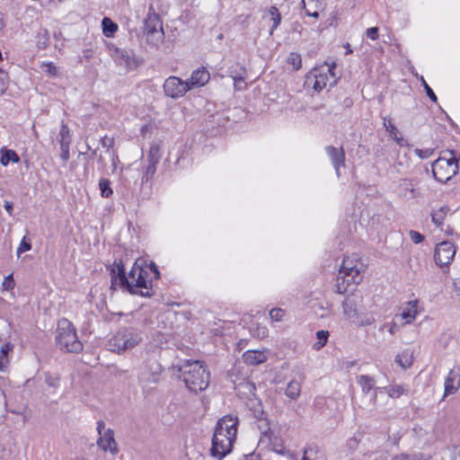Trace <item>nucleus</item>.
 I'll use <instances>...</instances> for the list:
<instances>
[{"instance_id":"obj_1","label":"nucleus","mask_w":460,"mask_h":460,"mask_svg":"<svg viewBox=\"0 0 460 460\" xmlns=\"http://www.w3.org/2000/svg\"><path fill=\"white\" fill-rule=\"evenodd\" d=\"M111 288L117 282L128 293L141 296L150 297L153 296L151 282L147 280L148 272L137 261L134 263L128 277L126 276L125 268L121 261L115 264V268L111 270Z\"/></svg>"},{"instance_id":"obj_2","label":"nucleus","mask_w":460,"mask_h":460,"mask_svg":"<svg viewBox=\"0 0 460 460\" xmlns=\"http://www.w3.org/2000/svg\"><path fill=\"white\" fill-rule=\"evenodd\" d=\"M238 424L237 416L232 414L225 415L217 420L210 449L212 456L221 460L232 452L236 439Z\"/></svg>"},{"instance_id":"obj_3","label":"nucleus","mask_w":460,"mask_h":460,"mask_svg":"<svg viewBox=\"0 0 460 460\" xmlns=\"http://www.w3.org/2000/svg\"><path fill=\"white\" fill-rule=\"evenodd\" d=\"M181 378L187 389L194 394L206 390L210 381V372L204 361L187 360L180 367Z\"/></svg>"},{"instance_id":"obj_4","label":"nucleus","mask_w":460,"mask_h":460,"mask_svg":"<svg viewBox=\"0 0 460 460\" xmlns=\"http://www.w3.org/2000/svg\"><path fill=\"white\" fill-rule=\"evenodd\" d=\"M56 342L60 350L68 353H79L84 349L75 326L66 318L60 319L58 323Z\"/></svg>"},{"instance_id":"obj_5","label":"nucleus","mask_w":460,"mask_h":460,"mask_svg":"<svg viewBox=\"0 0 460 460\" xmlns=\"http://www.w3.org/2000/svg\"><path fill=\"white\" fill-rule=\"evenodd\" d=\"M336 64H325L320 67L312 69L305 76V84L316 93H320L329 84L330 87L337 84L338 77L335 75Z\"/></svg>"},{"instance_id":"obj_6","label":"nucleus","mask_w":460,"mask_h":460,"mask_svg":"<svg viewBox=\"0 0 460 460\" xmlns=\"http://www.w3.org/2000/svg\"><path fill=\"white\" fill-rule=\"evenodd\" d=\"M142 341L141 332L134 327L119 329L110 340L109 345L112 351L118 353L133 349Z\"/></svg>"},{"instance_id":"obj_7","label":"nucleus","mask_w":460,"mask_h":460,"mask_svg":"<svg viewBox=\"0 0 460 460\" xmlns=\"http://www.w3.org/2000/svg\"><path fill=\"white\" fill-rule=\"evenodd\" d=\"M144 34L146 41L152 47L157 48L164 38L163 23L160 16L155 13L152 5L149 6L147 15L144 21Z\"/></svg>"},{"instance_id":"obj_8","label":"nucleus","mask_w":460,"mask_h":460,"mask_svg":"<svg viewBox=\"0 0 460 460\" xmlns=\"http://www.w3.org/2000/svg\"><path fill=\"white\" fill-rule=\"evenodd\" d=\"M364 265L358 255L347 256L343 259L340 269V275L343 283L347 285L358 284L362 279L361 272Z\"/></svg>"},{"instance_id":"obj_9","label":"nucleus","mask_w":460,"mask_h":460,"mask_svg":"<svg viewBox=\"0 0 460 460\" xmlns=\"http://www.w3.org/2000/svg\"><path fill=\"white\" fill-rule=\"evenodd\" d=\"M458 172V160L452 156L450 158L439 157L432 164L434 178L439 182H447Z\"/></svg>"},{"instance_id":"obj_10","label":"nucleus","mask_w":460,"mask_h":460,"mask_svg":"<svg viewBox=\"0 0 460 460\" xmlns=\"http://www.w3.org/2000/svg\"><path fill=\"white\" fill-rule=\"evenodd\" d=\"M161 158L162 151L160 146L157 144L151 145L146 156L147 164L144 167L142 172V184L148 182L154 178Z\"/></svg>"},{"instance_id":"obj_11","label":"nucleus","mask_w":460,"mask_h":460,"mask_svg":"<svg viewBox=\"0 0 460 460\" xmlns=\"http://www.w3.org/2000/svg\"><path fill=\"white\" fill-rule=\"evenodd\" d=\"M456 248L449 241H443L437 244L434 252V261L439 267H447L456 255Z\"/></svg>"},{"instance_id":"obj_12","label":"nucleus","mask_w":460,"mask_h":460,"mask_svg":"<svg viewBox=\"0 0 460 460\" xmlns=\"http://www.w3.org/2000/svg\"><path fill=\"white\" fill-rule=\"evenodd\" d=\"M188 81H183L177 76L168 77L164 84V91L166 96L177 99L190 91Z\"/></svg>"},{"instance_id":"obj_13","label":"nucleus","mask_w":460,"mask_h":460,"mask_svg":"<svg viewBox=\"0 0 460 460\" xmlns=\"http://www.w3.org/2000/svg\"><path fill=\"white\" fill-rule=\"evenodd\" d=\"M362 307V297L358 295L347 296L342 302V309L345 317L354 322L358 318Z\"/></svg>"},{"instance_id":"obj_14","label":"nucleus","mask_w":460,"mask_h":460,"mask_svg":"<svg viewBox=\"0 0 460 460\" xmlns=\"http://www.w3.org/2000/svg\"><path fill=\"white\" fill-rule=\"evenodd\" d=\"M408 392V386L402 384H393L385 387H376L371 397V400L373 401V408H376V398L378 394L386 393L390 398L396 399L402 394H407Z\"/></svg>"},{"instance_id":"obj_15","label":"nucleus","mask_w":460,"mask_h":460,"mask_svg":"<svg viewBox=\"0 0 460 460\" xmlns=\"http://www.w3.org/2000/svg\"><path fill=\"white\" fill-rule=\"evenodd\" d=\"M98 447L104 452H109L112 456L119 453L118 444L114 438V431L111 429H107L103 434L97 439Z\"/></svg>"},{"instance_id":"obj_16","label":"nucleus","mask_w":460,"mask_h":460,"mask_svg":"<svg viewBox=\"0 0 460 460\" xmlns=\"http://www.w3.org/2000/svg\"><path fill=\"white\" fill-rule=\"evenodd\" d=\"M324 150L332 162L336 175L340 177L341 168L345 167V152L343 147L338 148L333 146H326Z\"/></svg>"},{"instance_id":"obj_17","label":"nucleus","mask_w":460,"mask_h":460,"mask_svg":"<svg viewBox=\"0 0 460 460\" xmlns=\"http://www.w3.org/2000/svg\"><path fill=\"white\" fill-rule=\"evenodd\" d=\"M419 301L417 299L406 302L402 306V311L400 314L395 315V319L403 320L402 324L411 323L418 315Z\"/></svg>"},{"instance_id":"obj_18","label":"nucleus","mask_w":460,"mask_h":460,"mask_svg":"<svg viewBox=\"0 0 460 460\" xmlns=\"http://www.w3.org/2000/svg\"><path fill=\"white\" fill-rule=\"evenodd\" d=\"M242 358L246 365L257 366L264 363L268 359V350H246L245 352L243 353Z\"/></svg>"},{"instance_id":"obj_19","label":"nucleus","mask_w":460,"mask_h":460,"mask_svg":"<svg viewBox=\"0 0 460 460\" xmlns=\"http://www.w3.org/2000/svg\"><path fill=\"white\" fill-rule=\"evenodd\" d=\"M210 79V75L205 67H199L191 73L188 81L190 89L204 86Z\"/></svg>"},{"instance_id":"obj_20","label":"nucleus","mask_w":460,"mask_h":460,"mask_svg":"<svg viewBox=\"0 0 460 460\" xmlns=\"http://www.w3.org/2000/svg\"><path fill=\"white\" fill-rule=\"evenodd\" d=\"M444 386V397L456 394L460 388V376L454 369L448 372Z\"/></svg>"},{"instance_id":"obj_21","label":"nucleus","mask_w":460,"mask_h":460,"mask_svg":"<svg viewBox=\"0 0 460 460\" xmlns=\"http://www.w3.org/2000/svg\"><path fill=\"white\" fill-rule=\"evenodd\" d=\"M397 193L399 197L405 199H411L417 197L418 193L414 188V183L411 180L403 179L397 186Z\"/></svg>"},{"instance_id":"obj_22","label":"nucleus","mask_w":460,"mask_h":460,"mask_svg":"<svg viewBox=\"0 0 460 460\" xmlns=\"http://www.w3.org/2000/svg\"><path fill=\"white\" fill-rule=\"evenodd\" d=\"M383 126L389 133L390 137L394 140L398 146H404L407 145V141L401 136L400 131L390 119L384 117Z\"/></svg>"},{"instance_id":"obj_23","label":"nucleus","mask_w":460,"mask_h":460,"mask_svg":"<svg viewBox=\"0 0 460 460\" xmlns=\"http://www.w3.org/2000/svg\"><path fill=\"white\" fill-rule=\"evenodd\" d=\"M148 363H150V371H151L150 376H146L145 372H141L139 375V380H140V382L147 381V382L156 383L158 380L157 376L163 371L162 366L155 360H154L152 362L149 361Z\"/></svg>"},{"instance_id":"obj_24","label":"nucleus","mask_w":460,"mask_h":460,"mask_svg":"<svg viewBox=\"0 0 460 460\" xmlns=\"http://www.w3.org/2000/svg\"><path fill=\"white\" fill-rule=\"evenodd\" d=\"M0 163L3 166H7L10 162L19 163L20 157L15 151L3 147L0 150Z\"/></svg>"},{"instance_id":"obj_25","label":"nucleus","mask_w":460,"mask_h":460,"mask_svg":"<svg viewBox=\"0 0 460 460\" xmlns=\"http://www.w3.org/2000/svg\"><path fill=\"white\" fill-rule=\"evenodd\" d=\"M448 211L449 208L447 206H442L438 209L433 210L430 215L432 223L438 227L442 226L444 219Z\"/></svg>"},{"instance_id":"obj_26","label":"nucleus","mask_w":460,"mask_h":460,"mask_svg":"<svg viewBox=\"0 0 460 460\" xmlns=\"http://www.w3.org/2000/svg\"><path fill=\"white\" fill-rule=\"evenodd\" d=\"M13 349L11 342H5L0 348V371H4L8 365L7 355Z\"/></svg>"},{"instance_id":"obj_27","label":"nucleus","mask_w":460,"mask_h":460,"mask_svg":"<svg viewBox=\"0 0 460 460\" xmlns=\"http://www.w3.org/2000/svg\"><path fill=\"white\" fill-rule=\"evenodd\" d=\"M300 393H301L300 382L294 380V379L291 380L287 385L286 392H285L286 395L292 400H296L300 395Z\"/></svg>"},{"instance_id":"obj_28","label":"nucleus","mask_w":460,"mask_h":460,"mask_svg":"<svg viewBox=\"0 0 460 460\" xmlns=\"http://www.w3.org/2000/svg\"><path fill=\"white\" fill-rule=\"evenodd\" d=\"M357 379L364 394H368L375 386V379L372 376L361 375Z\"/></svg>"},{"instance_id":"obj_29","label":"nucleus","mask_w":460,"mask_h":460,"mask_svg":"<svg viewBox=\"0 0 460 460\" xmlns=\"http://www.w3.org/2000/svg\"><path fill=\"white\" fill-rule=\"evenodd\" d=\"M36 45L40 49H45L49 45V35L47 29H40L37 34Z\"/></svg>"},{"instance_id":"obj_30","label":"nucleus","mask_w":460,"mask_h":460,"mask_svg":"<svg viewBox=\"0 0 460 460\" xmlns=\"http://www.w3.org/2000/svg\"><path fill=\"white\" fill-rule=\"evenodd\" d=\"M103 34L106 37H111L115 31H118V25L113 22L110 18L104 17L102 21Z\"/></svg>"},{"instance_id":"obj_31","label":"nucleus","mask_w":460,"mask_h":460,"mask_svg":"<svg viewBox=\"0 0 460 460\" xmlns=\"http://www.w3.org/2000/svg\"><path fill=\"white\" fill-rule=\"evenodd\" d=\"M99 189L101 196L102 198H110L113 194V190L111 188V181L109 179L102 178L99 181Z\"/></svg>"},{"instance_id":"obj_32","label":"nucleus","mask_w":460,"mask_h":460,"mask_svg":"<svg viewBox=\"0 0 460 460\" xmlns=\"http://www.w3.org/2000/svg\"><path fill=\"white\" fill-rule=\"evenodd\" d=\"M395 361L402 367L407 368L412 363V355L409 351L405 350L396 356Z\"/></svg>"},{"instance_id":"obj_33","label":"nucleus","mask_w":460,"mask_h":460,"mask_svg":"<svg viewBox=\"0 0 460 460\" xmlns=\"http://www.w3.org/2000/svg\"><path fill=\"white\" fill-rule=\"evenodd\" d=\"M330 333L328 331L321 330L316 332L318 341L313 344V349L315 350L321 349L327 342Z\"/></svg>"},{"instance_id":"obj_34","label":"nucleus","mask_w":460,"mask_h":460,"mask_svg":"<svg viewBox=\"0 0 460 460\" xmlns=\"http://www.w3.org/2000/svg\"><path fill=\"white\" fill-rule=\"evenodd\" d=\"M269 13L271 15L272 20V26L270 28V33L272 34L281 22V14L276 6H271L269 10Z\"/></svg>"},{"instance_id":"obj_35","label":"nucleus","mask_w":460,"mask_h":460,"mask_svg":"<svg viewBox=\"0 0 460 460\" xmlns=\"http://www.w3.org/2000/svg\"><path fill=\"white\" fill-rule=\"evenodd\" d=\"M288 65H291L294 70H298L302 66V58L298 53L291 52L287 59Z\"/></svg>"},{"instance_id":"obj_36","label":"nucleus","mask_w":460,"mask_h":460,"mask_svg":"<svg viewBox=\"0 0 460 460\" xmlns=\"http://www.w3.org/2000/svg\"><path fill=\"white\" fill-rule=\"evenodd\" d=\"M251 333L253 337L263 339L268 335V329L266 326L257 323L251 328Z\"/></svg>"},{"instance_id":"obj_37","label":"nucleus","mask_w":460,"mask_h":460,"mask_svg":"<svg viewBox=\"0 0 460 460\" xmlns=\"http://www.w3.org/2000/svg\"><path fill=\"white\" fill-rule=\"evenodd\" d=\"M392 460H427L424 458L423 455L420 453H412V454H399L393 457Z\"/></svg>"},{"instance_id":"obj_38","label":"nucleus","mask_w":460,"mask_h":460,"mask_svg":"<svg viewBox=\"0 0 460 460\" xmlns=\"http://www.w3.org/2000/svg\"><path fill=\"white\" fill-rule=\"evenodd\" d=\"M286 315V311L279 307L272 308L270 311V317L272 321L275 322H281L284 320V317Z\"/></svg>"},{"instance_id":"obj_39","label":"nucleus","mask_w":460,"mask_h":460,"mask_svg":"<svg viewBox=\"0 0 460 460\" xmlns=\"http://www.w3.org/2000/svg\"><path fill=\"white\" fill-rule=\"evenodd\" d=\"M245 75H246V71L243 68H241V72L236 75H233L231 73L230 76L234 80V85L236 90L240 91L243 88V87H237V83H244Z\"/></svg>"},{"instance_id":"obj_40","label":"nucleus","mask_w":460,"mask_h":460,"mask_svg":"<svg viewBox=\"0 0 460 460\" xmlns=\"http://www.w3.org/2000/svg\"><path fill=\"white\" fill-rule=\"evenodd\" d=\"M59 137H60V139H59V144L60 145H61L62 141L67 142V144L70 145L71 139H70V137H69V128L64 123L61 125L60 132H59Z\"/></svg>"},{"instance_id":"obj_41","label":"nucleus","mask_w":460,"mask_h":460,"mask_svg":"<svg viewBox=\"0 0 460 460\" xmlns=\"http://www.w3.org/2000/svg\"><path fill=\"white\" fill-rule=\"evenodd\" d=\"M420 81H421V84L423 85V88L428 95V97L433 102H438V97L437 95L435 94V93L433 92V90L430 88V86L427 84V82L425 81V79L423 78V76L420 77Z\"/></svg>"},{"instance_id":"obj_42","label":"nucleus","mask_w":460,"mask_h":460,"mask_svg":"<svg viewBox=\"0 0 460 460\" xmlns=\"http://www.w3.org/2000/svg\"><path fill=\"white\" fill-rule=\"evenodd\" d=\"M375 322V318L372 315H367L364 318H361L358 315V318L356 319L353 323H357L359 326H367L371 325Z\"/></svg>"},{"instance_id":"obj_43","label":"nucleus","mask_w":460,"mask_h":460,"mask_svg":"<svg viewBox=\"0 0 460 460\" xmlns=\"http://www.w3.org/2000/svg\"><path fill=\"white\" fill-rule=\"evenodd\" d=\"M384 327H387L388 332L392 335L399 331V325L394 321H393L392 323H384L382 326L379 327V331L384 332Z\"/></svg>"},{"instance_id":"obj_44","label":"nucleus","mask_w":460,"mask_h":460,"mask_svg":"<svg viewBox=\"0 0 460 460\" xmlns=\"http://www.w3.org/2000/svg\"><path fill=\"white\" fill-rule=\"evenodd\" d=\"M31 249V244L25 240V237L20 243L19 247L17 248L16 253L17 256H20L22 252L30 251Z\"/></svg>"},{"instance_id":"obj_45","label":"nucleus","mask_w":460,"mask_h":460,"mask_svg":"<svg viewBox=\"0 0 460 460\" xmlns=\"http://www.w3.org/2000/svg\"><path fill=\"white\" fill-rule=\"evenodd\" d=\"M60 150H61V154H60L61 159L64 162H66L69 159V145L67 144V142H64V141L61 142Z\"/></svg>"},{"instance_id":"obj_46","label":"nucleus","mask_w":460,"mask_h":460,"mask_svg":"<svg viewBox=\"0 0 460 460\" xmlns=\"http://www.w3.org/2000/svg\"><path fill=\"white\" fill-rule=\"evenodd\" d=\"M409 235H410L411 240L414 243H420L421 242H423V240L425 238V236L422 234H420V232H417L415 230H411L409 233Z\"/></svg>"},{"instance_id":"obj_47","label":"nucleus","mask_w":460,"mask_h":460,"mask_svg":"<svg viewBox=\"0 0 460 460\" xmlns=\"http://www.w3.org/2000/svg\"><path fill=\"white\" fill-rule=\"evenodd\" d=\"M3 287L4 289L5 290L13 289L14 288V280L13 278V274H10L4 278L3 281Z\"/></svg>"},{"instance_id":"obj_48","label":"nucleus","mask_w":460,"mask_h":460,"mask_svg":"<svg viewBox=\"0 0 460 460\" xmlns=\"http://www.w3.org/2000/svg\"><path fill=\"white\" fill-rule=\"evenodd\" d=\"M367 37L372 40H376L378 39V28L371 27L368 28L366 31Z\"/></svg>"},{"instance_id":"obj_49","label":"nucleus","mask_w":460,"mask_h":460,"mask_svg":"<svg viewBox=\"0 0 460 460\" xmlns=\"http://www.w3.org/2000/svg\"><path fill=\"white\" fill-rule=\"evenodd\" d=\"M414 153L419 157H420L421 159H425V158H428V157H429L431 155L432 151L430 149H419V148H416L414 150Z\"/></svg>"},{"instance_id":"obj_50","label":"nucleus","mask_w":460,"mask_h":460,"mask_svg":"<svg viewBox=\"0 0 460 460\" xmlns=\"http://www.w3.org/2000/svg\"><path fill=\"white\" fill-rule=\"evenodd\" d=\"M115 53L117 58H120L121 59H124L126 62H128L130 59L128 52L125 49H116Z\"/></svg>"},{"instance_id":"obj_51","label":"nucleus","mask_w":460,"mask_h":460,"mask_svg":"<svg viewBox=\"0 0 460 460\" xmlns=\"http://www.w3.org/2000/svg\"><path fill=\"white\" fill-rule=\"evenodd\" d=\"M101 144L103 147L107 148V152H110L111 147L113 145V139L112 138H107L106 137H102L101 139Z\"/></svg>"},{"instance_id":"obj_52","label":"nucleus","mask_w":460,"mask_h":460,"mask_svg":"<svg viewBox=\"0 0 460 460\" xmlns=\"http://www.w3.org/2000/svg\"><path fill=\"white\" fill-rule=\"evenodd\" d=\"M96 430L99 434V437L101 436V434H103V431L106 430L105 429V422L102 420H99L96 423Z\"/></svg>"},{"instance_id":"obj_53","label":"nucleus","mask_w":460,"mask_h":460,"mask_svg":"<svg viewBox=\"0 0 460 460\" xmlns=\"http://www.w3.org/2000/svg\"><path fill=\"white\" fill-rule=\"evenodd\" d=\"M4 208L6 210V212L11 216L13 209V205L11 201L5 200L4 203Z\"/></svg>"},{"instance_id":"obj_54","label":"nucleus","mask_w":460,"mask_h":460,"mask_svg":"<svg viewBox=\"0 0 460 460\" xmlns=\"http://www.w3.org/2000/svg\"><path fill=\"white\" fill-rule=\"evenodd\" d=\"M44 66H46L48 67V73H49L50 75H56L57 73V67L51 63V62H49V63H46L44 64Z\"/></svg>"},{"instance_id":"obj_55","label":"nucleus","mask_w":460,"mask_h":460,"mask_svg":"<svg viewBox=\"0 0 460 460\" xmlns=\"http://www.w3.org/2000/svg\"><path fill=\"white\" fill-rule=\"evenodd\" d=\"M314 450L312 448H307L304 451V456L302 460H312L311 456L313 455Z\"/></svg>"},{"instance_id":"obj_56","label":"nucleus","mask_w":460,"mask_h":460,"mask_svg":"<svg viewBox=\"0 0 460 460\" xmlns=\"http://www.w3.org/2000/svg\"><path fill=\"white\" fill-rule=\"evenodd\" d=\"M149 269L155 273V279H159L160 277V273L157 270V267L156 265L154 263V262H151L150 265H149Z\"/></svg>"},{"instance_id":"obj_57","label":"nucleus","mask_w":460,"mask_h":460,"mask_svg":"<svg viewBox=\"0 0 460 460\" xmlns=\"http://www.w3.org/2000/svg\"><path fill=\"white\" fill-rule=\"evenodd\" d=\"M306 15L312 16L314 18H318L319 17V13L317 11H314L313 13H311L309 11H306Z\"/></svg>"},{"instance_id":"obj_58","label":"nucleus","mask_w":460,"mask_h":460,"mask_svg":"<svg viewBox=\"0 0 460 460\" xmlns=\"http://www.w3.org/2000/svg\"><path fill=\"white\" fill-rule=\"evenodd\" d=\"M96 158H97L98 163L101 164L102 166H104L105 162H104L103 156L102 155H99Z\"/></svg>"},{"instance_id":"obj_59","label":"nucleus","mask_w":460,"mask_h":460,"mask_svg":"<svg viewBox=\"0 0 460 460\" xmlns=\"http://www.w3.org/2000/svg\"><path fill=\"white\" fill-rule=\"evenodd\" d=\"M315 2V5L316 7H318V5H322V0H314Z\"/></svg>"},{"instance_id":"obj_60","label":"nucleus","mask_w":460,"mask_h":460,"mask_svg":"<svg viewBox=\"0 0 460 460\" xmlns=\"http://www.w3.org/2000/svg\"><path fill=\"white\" fill-rule=\"evenodd\" d=\"M98 155H97V150L96 149L93 150L92 156L97 157Z\"/></svg>"},{"instance_id":"obj_61","label":"nucleus","mask_w":460,"mask_h":460,"mask_svg":"<svg viewBox=\"0 0 460 460\" xmlns=\"http://www.w3.org/2000/svg\"><path fill=\"white\" fill-rule=\"evenodd\" d=\"M117 160H118V156L113 155V157H112V163H113V165H114V166H115V163H117Z\"/></svg>"},{"instance_id":"obj_62","label":"nucleus","mask_w":460,"mask_h":460,"mask_svg":"<svg viewBox=\"0 0 460 460\" xmlns=\"http://www.w3.org/2000/svg\"><path fill=\"white\" fill-rule=\"evenodd\" d=\"M3 86H4V85L3 84ZM4 87L0 88V94L4 93Z\"/></svg>"},{"instance_id":"obj_63","label":"nucleus","mask_w":460,"mask_h":460,"mask_svg":"<svg viewBox=\"0 0 460 460\" xmlns=\"http://www.w3.org/2000/svg\"><path fill=\"white\" fill-rule=\"evenodd\" d=\"M277 452H278L279 454H281V455H283V454H284V450H283V449H282V450H278Z\"/></svg>"},{"instance_id":"obj_64","label":"nucleus","mask_w":460,"mask_h":460,"mask_svg":"<svg viewBox=\"0 0 460 460\" xmlns=\"http://www.w3.org/2000/svg\"><path fill=\"white\" fill-rule=\"evenodd\" d=\"M243 84V83H237V87H243V86L242 85Z\"/></svg>"}]
</instances>
